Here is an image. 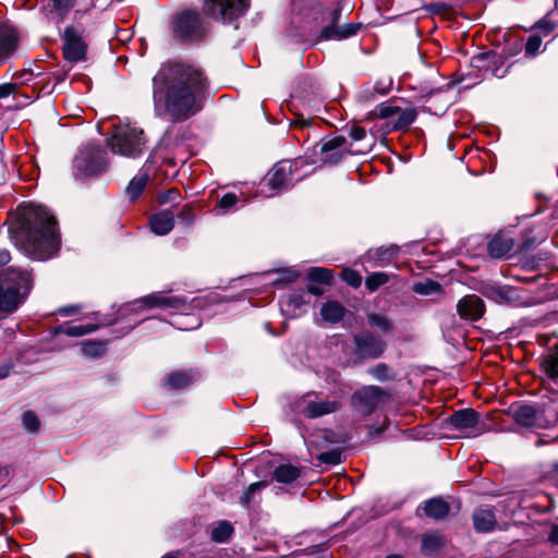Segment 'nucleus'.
<instances>
[{"label": "nucleus", "mask_w": 558, "mask_h": 558, "mask_svg": "<svg viewBox=\"0 0 558 558\" xmlns=\"http://www.w3.org/2000/svg\"><path fill=\"white\" fill-rule=\"evenodd\" d=\"M450 425L461 432H470L472 436H478L488 430L485 423L480 422L478 413L471 408L456 411L449 417Z\"/></svg>", "instance_id": "obj_13"}, {"label": "nucleus", "mask_w": 558, "mask_h": 558, "mask_svg": "<svg viewBox=\"0 0 558 558\" xmlns=\"http://www.w3.org/2000/svg\"><path fill=\"white\" fill-rule=\"evenodd\" d=\"M302 163V160H282L276 163L263 181V184L267 186L269 191L266 196L277 195L281 191L290 187L294 182H298L302 177L295 178L293 172Z\"/></svg>", "instance_id": "obj_6"}, {"label": "nucleus", "mask_w": 558, "mask_h": 558, "mask_svg": "<svg viewBox=\"0 0 558 558\" xmlns=\"http://www.w3.org/2000/svg\"><path fill=\"white\" fill-rule=\"evenodd\" d=\"M360 26H361L360 24H355V23H349V24H345L344 26H341L340 27L341 40L355 35L356 32L359 31Z\"/></svg>", "instance_id": "obj_52"}, {"label": "nucleus", "mask_w": 558, "mask_h": 558, "mask_svg": "<svg viewBox=\"0 0 558 558\" xmlns=\"http://www.w3.org/2000/svg\"><path fill=\"white\" fill-rule=\"evenodd\" d=\"M515 422L525 427L539 426L538 413L532 405H520L513 412Z\"/></svg>", "instance_id": "obj_23"}, {"label": "nucleus", "mask_w": 558, "mask_h": 558, "mask_svg": "<svg viewBox=\"0 0 558 558\" xmlns=\"http://www.w3.org/2000/svg\"><path fill=\"white\" fill-rule=\"evenodd\" d=\"M308 303L307 292L304 290L291 293L286 301V311L291 312L292 315H298L303 311V307Z\"/></svg>", "instance_id": "obj_29"}, {"label": "nucleus", "mask_w": 558, "mask_h": 558, "mask_svg": "<svg viewBox=\"0 0 558 558\" xmlns=\"http://www.w3.org/2000/svg\"><path fill=\"white\" fill-rule=\"evenodd\" d=\"M445 544L444 537L438 533L425 534L422 538V553L426 556H435Z\"/></svg>", "instance_id": "obj_26"}, {"label": "nucleus", "mask_w": 558, "mask_h": 558, "mask_svg": "<svg viewBox=\"0 0 558 558\" xmlns=\"http://www.w3.org/2000/svg\"><path fill=\"white\" fill-rule=\"evenodd\" d=\"M340 408L339 400L322 399L315 392L305 393L293 403V410L296 413L312 420L335 413Z\"/></svg>", "instance_id": "obj_7"}, {"label": "nucleus", "mask_w": 558, "mask_h": 558, "mask_svg": "<svg viewBox=\"0 0 558 558\" xmlns=\"http://www.w3.org/2000/svg\"><path fill=\"white\" fill-rule=\"evenodd\" d=\"M52 5L59 14H66L74 5V0H51Z\"/></svg>", "instance_id": "obj_50"}, {"label": "nucleus", "mask_w": 558, "mask_h": 558, "mask_svg": "<svg viewBox=\"0 0 558 558\" xmlns=\"http://www.w3.org/2000/svg\"><path fill=\"white\" fill-rule=\"evenodd\" d=\"M307 293L314 294V295H322L324 293L323 289L316 286H310Z\"/></svg>", "instance_id": "obj_63"}, {"label": "nucleus", "mask_w": 558, "mask_h": 558, "mask_svg": "<svg viewBox=\"0 0 558 558\" xmlns=\"http://www.w3.org/2000/svg\"><path fill=\"white\" fill-rule=\"evenodd\" d=\"M496 515L492 509L478 508L473 513L474 529L480 533H488L495 529Z\"/></svg>", "instance_id": "obj_20"}, {"label": "nucleus", "mask_w": 558, "mask_h": 558, "mask_svg": "<svg viewBox=\"0 0 558 558\" xmlns=\"http://www.w3.org/2000/svg\"><path fill=\"white\" fill-rule=\"evenodd\" d=\"M82 351L88 356H98L104 352V345L100 342L87 341L82 343Z\"/></svg>", "instance_id": "obj_47"}, {"label": "nucleus", "mask_w": 558, "mask_h": 558, "mask_svg": "<svg viewBox=\"0 0 558 558\" xmlns=\"http://www.w3.org/2000/svg\"><path fill=\"white\" fill-rule=\"evenodd\" d=\"M239 198L234 193H227L221 196L218 202V208L222 214H227L233 209Z\"/></svg>", "instance_id": "obj_41"}, {"label": "nucleus", "mask_w": 558, "mask_h": 558, "mask_svg": "<svg viewBox=\"0 0 558 558\" xmlns=\"http://www.w3.org/2000/svg\"><path fill=\"white\" fill-rule=\"evenodd\" d=\"M307 279L312 282L330 284L333 279L331 269L323 267H311L307 272Z\"/></svg>", "instance_id": "obj_31"}, {"label": "nucleus", "mask_w": 558, "mask_h": 558, "mask_svg": "<svg viewBox=\"0 0 558 558\" xmlns=\"http://www.w3.org/2000/svg\"><path fill=\"white\" fill-rule=\"evenodd\" d=\"M349 135L353 141H362L366 136V131L361 126H352Z\"/></svg>", "instance_id": "obj_54"}, {"label": "nucleus", "mask_w": 558, "mask_h": 558, "mask_svg": "<svg viewBox=\"0 0 558 558\" xmlns=\"http://www.w3.org/2000/svg\"><path fill=\"white\" fill-rule=\"evenodd\" d=\"M344 307L337 301H328L320 308L322 318L328 324H337L344 316Z\"/></svg>", "instance_id": "obj_24"}, {"label": "nucleus", "mask_w": 558, "mask_h": 558, "mask_svg": "<svg viewBox=\"0 0 558 558\" xmlns=\"http://www.w3.org/2000/svg\"><path fill=\"white\" fill-rule=\"evenodd\" d=\"M342 279L353 288H359L362 284V276L350 268H345L342 271Z\"/></svg>", "instance_id": "obj_44"}, {"label": "nucleus", "mask_w": 558, "mask_h": 558, "mask_svg": "<svg viewBox=\"0 0 558 558\" xmlns=\"http://www.w3.org/2000/svg\"><path fill=\"white\" fill-rule=\"evenodd\" d=\"M137 324H138V320L133 322V323L128 327L126 332H129L130 330H132V329H133Z\"/></svg>", "instance_id": "obj_64"}, {"label": "nucleus", "mask_w": 558, "mask_h": 558, "mask_svg": "<svg viewBox=\"0 0 558 558\" xmlns=\"http://www.w3.org/2000/svg\"><path fill=\"white\" fill-rule=\"evenodd\" d=\"M548 541L553 544L558 546V524H555L551 526Z\"/></svg>", "instance_id": "obj_58"}, {"label": "nucleus", "mask_w": 558, "mask_h": 558, "mask_svg": "<svg viewBox=\"0 0 558 558\" xmlns=\"http://www.w3.org/2000/svg\"><path fill=\"white\" fill-rule=\"evenodd\" d=\"M32 287L33 278L27 270L10 267L0 272V319L24 303Z\"/></svg>", "instance_id": "obj_3"}, {"label": "nucleus", "mask_w": 558, "mask_h": 558, "mask_svg": "<svg viewBox=\"0 0 558 558\" xmlns=\"http://www.w3.org/2000/svg\"><path fill=\"white\" fill-rule=\"evenodd\" d=\"M367 320L372 327L377 328L383 332H389L392 330V323L384 315L372 313L367 315Z\"/></svg>", "instance_id": "obj_38"}, {"label": "nucleus", "mask_w": 558, "mask_h": 558, "mask_svg": "<svg viewBox=\"0 0 558 558\" xmlns=\"http://www.w3.org/2000/svg\"><path fill=\"white\" fill-rule=\"evenodd\" d=\"M397 112H399V107L390 106L385 102L378 105L374 111V113L380 119L396 117Z\"/></svg>", "instance_id": "obj_43"}, {"label": "nucleus", "mask_w": 558, "mask_h": 558, "mask_svg": "<svg viewBox=\"0 0 558 558\" xmlns=\"http://www.w3.org/2000/svg\"><path fill=\"white\" fill-rule=\"evenodd\" d=\"M457 311L462 318L477 320L483 316L485 306L480 296L471 294L462 298L458 302Z\"/></svg>", "instance_id": "obj_15"}, {"label": "nucleus", "mask_w": 558, "mask_h": 558, "mask_svg": "<svg viewBox=\"0 0 558 558\" xmlns=\"http://www.w3.org/2000/svg\"><path fill=\"white\" fill-rule=\"evenodd\" d=\"M184 303L185 301L178 296L154 293L125 304L120 308L119 314L124 317L129 313H137L143 307L182 308Z\"/></svg>", "instance_id": "obj_11"}, {"label": "nucleus", "mask_w": 558, "mask_h": 558, "mask_svg": "<svg viewBox=\"0 0 558 558\" xmlns=\"http://www.w3.org/2000/svg\"><path fill=\"white\" fill-rule=\"evenodd\" d=\"M53 76H54V78H56L57 83H61V82H63V81L66 78V76H68V71L56 72V73L53 74Z\"/></svg>", "instance_id": "obj_62"}, {"label": "nucleus", "mask_w": 558, "mask_h": 558, "mask_svg": "<svg viewBox=\"0 0 558 558\" xmlns=\"http://www.w3.org/2000/svg\"><path fill=\"white\" fill-rule=\"evenodd\" d=\"M397 254L396 247H388V248H379L376 252V258L378 260H389L392 256Z\"/></svg>", "instance_id": "obj_53"}, {"label": "nucleus", "mask_w": 558, "mask_h": 558, "mask_svg": "<svg viewBox=\"0 0 558 558\" xmlns=\"http://www.w3.org/2000/svg\"><path fill=\"white\" fill-rule=\"evenodd\" d=\"M396 116L398 118L395 121L393 129H396V130H404L410 124H412L414 122V120L416 118V110L413 109V108H408V109H404V110L399 108V112H397Z\"/></svg>", "instance_id": "obj_34"}, {"label": "nucleus", "mask_w": 558, "mask_h": 558, "mask_svg": "<svg viewBox=\"0 0 558 558\" xmlns=\"http://www.w3.org/2000/svg\"><path fill=\"white\" fill-rule=\"evenodd\" d=\"M542 46V39L537 35H532L529 37L525 44V54L529 57H534L539 52Z\"/></svg>", "instance_id": "obj_45"}, {"label": "nucleus", "mask_w": 558, "mask_h": 558, "mask_svg": "<svg viewBox=\"0 0 558 558\" xmlns=\"http://www.w3.org/2000/svg\"><path fill=\"white\" fill-rule=\"evenodd\" d=\"M345 142L347 140L342 135L326 140L320 148L323 154L322 160L329 165L338 163L344 155L343 147Z\"/></svg>", "instance_id": "obj_16"}, {"label": "nucleus", "mask_w": 558, "mask_h": 558, "mask_svg": "<svg viewBox=\"0 0 558 558\" xmlns=\"http://www.w3.org/2000/svg\"><path fill=\"white\" fill-rule=\"evenodd\" d=\"M174 37L183 41L199 40L205 36V26L196 11H183L175 14L171 21Z\"/></svg>", "instance_id": "obj_8"}, {"label": "nucleus", "mask_w": 558, "mask_h": 558, "mask_svg": "<svg viewBox=\"0 0 558 558\" xmlns=\"http://www.w3.org/2000/svg\"><path fill=\"white\" fill-rule=\"evenodd\" d=\"M424 514L435 520H441L448 515L449 504L440 497L426 500L422 507Z\"/></svg>", "instance_id": "obj_22"}, {"label": "nucleus", "mask_w": 558, "mask_h": 558, "mask_svg": "<svg viewBox=\"0 0 558 558\" xmlns=\"http://www.w3.org/2000/svg\"><path fill=\"white\" fill-rule=\"evenodd\" d=\"M233 533V526L228 521H219L210 532V538L216 543H225Z\"/></svg>", "instance_id": "obj_30"}, {"label": "nucleus", "mask_w": 558, "mask_h": 558, "mask_svg": "<svg viewBox=\"0 0 558 558\" xmlns=\"http://www.w3.org/2000/svg\"><path fill=\"white\" fill-rule=\"evenodd\" d=\"M9 233L19 251L34 260L53 257L60 247L57 221L49 210L23 203L10 215Z\"/></svg>", "instance_id": "obj_2"}, {"label": "nucleus", "mask_w": 558, "mask_h": 558, "mask_svg": "<svg viewBox=\"0 0 558 558\" xmlns=\"http://www.w3.org/2000/svg\"><path fill=\"white\" fill-rule=\"evenodd\" d=\"M513 248V241L501 236H495L489 241L488 254L494 258H502L510 254Z\"/></svg>", "instance_id": "obj_25"}, {"label": "nucleus", "mask_w": 558, "mask_h": 558, "mask_svg": "<svg viewBox=\"0 0 558 558\" xmlns=\"http://www.w3.org/2000/svg\"><path fill=\"white\" fill-rule=\"evenodd\" d=\"M62 39L63 56L68 62L76 63L85 58L86 45L74 28H65Z\"/></svg>", "instance_id": "obj_14"}, {"label": "nucleus", "mask_w": 558, "mask_h": 558, "mask_svg": "<svg viewBox=\"0 0 558 558\" xmlns=\"http://www.w3.org/2000/svg\"><path fill=\"white\" fill-rule=\"evenodd\" d=\"M301 471L298 466L292 464H280L274 471V478L283 484H290L298 480Z\"/></svg>", "instance_id": "obj_27"}, {"label": "nucleus", "mask_w": 558, "mask_h": 558, "mask_svg": "<svg viewBox=\"0 0 558 558\" xmlns=\"http://www.w3.org/2000/svg\"><path fill=\"white\" fill-rule=\"evenodd\" d=\"M485 61H488L489 64L492 63V66H487L486 69L487 71H490L492 75L501 78L507 74L509 66L504 68V61L500 57L490 53H483L472 59V62L476 68L485 66L482 64Z\"/></svg>", "instance_id": "obj_21"}, {"label": "nucleus", "mask_w": 558, "mask_h": 558, "mask_svg": "<svg viewBox=\"0 0 558 558\" xmlns=\"http://www.w3.org/2000/svg\"><path fill=\"white\" fill-rule=\"evenodd\" d=\"M391 85H392V80L388 78L386 82H377L375 85V89L379 94L385 95L389 92Z\"/></svg>", "instance_id": "obj_56"}, {"label": "nucleus", "mask_w": 558, "mask_h": 558, "mask_svg": "<svg viewBox=\"0 0 558 558\" xmlns=\"http://www.w3.org/2000/svg\"><path fill=\"white\" fill-rule=\"evenodd\" d=\"M279 278L278 281L282 282H293L300 277V272L296 269L287 268L278 271Z\"/></svg>", "instance_id": "obj_49"}, {"label": "nucleus", "mask_w": 558, "mask_h": 558, "mask_svg": "<svg viewBox=\"0 0 558 558\" xmlns=\"http://www.w3.org/2000/svg\"><path fill=\"white\" fill-rule=\"evenodd\" d=\"M542 365L550 378L558 379V347L543 360Z\"/></svg>", "instance_id": "obj_37"}, {"label": "nucleus", "mask_w": 558, "mask_h": 558, "mask_svg": "<svg viewBox=\"0 0 558 558\" xmlns=\"http://www.w3.org/2000/svg\"><path fill=\"white\" fill-rule=\"evenodd\" d=\"M98 325L86 324V325H74L66 327H59L56 332H62L69 337H81L98 329Z\"/></svg>", "instance_id": "obj_32"}, {"label": "nucleus", "mask_w": 558, "mask_h": 558, "mask_svg": "<svg viewBox=\"0 0 558 558\" xmlns=\"http://www.w3.org/2000/svg\"><path fill=\"white\" fill-rule=\"evenodd\" d=\"M535 27L543 34V35H548L550 34L551 32L555 31L556 28V24L554 22L550 21L549 16H545L543 17L542 20H539Z\"/></svg>", "instance_id": "obj_48"}, {"label": "nucleus", "mask_w": 558, "mask_h": 558, "mask_svg": "<svg viewBox=\"0 0 558 558\" xmlns=\"http://www.w3.org/2000/svg\"><path fill=\"white\" fill-rule=\"evenodd\" d=\"M389 280V276L385 272H373L367 276L365 280V287L369 292L376 291L379 287L386 284Z\"/></svg>", "instance_id": "obj_39"}, {"label": "nucleus", "mask_w": 558, "mask_h": 558, "mask_svg": "<svg viewBox=\"0 0 558 558\" xmlns=\"http://www.w3.org/2000/svg\"><path fill=\"white\" fill-rule=\"evenodd\" d=\"M11 367L12 366L10 364H2V365H0V379L5 378V377L9 376Z\"/></svg>", "instance_id": "obj_60"}, {"label": "nucleus", "mask_w": 558, "mask_h": 558, "mask_svg": "<svg viewBox=\"0 0 558 558\" xmlns=\"http://www.w3.org/2000/svg\"><path fill=\"white\" fill-rule=\"evenodd\" d=\"M77 311H78L77 306H66V307L60 308V313L63 315H70V314L76 313Z\"/></svg>", "instance_id": "obj_61"}, {"label": "nucleus", "mask_w": 558, "mask_h": 558, "mask_svg": "<svg viewBox=\"0 0 558 558\" xmlns=\"http://www.w3.org/2000/svg\"><path fill=\"white\" fill-rule=\"evenodd\" d=\"M319 459L324 463L338 464L341 461V453L337 450L324 452L319 456Z\"/></svg>", "instance_id": "obj_51"}, {"label": "nucleus", "mask_w": 558, "mask_h": 558, "mask_svg": "<svg viewBox=\"0 0 558 558\" xmlns=\"http://www.w3.org/2000/svg\"><path fill=\"white\" fill-rule=\"evenodd\" d=\"M106 150L98 144L82 145L72 161V173L75 180L97 177L107 170Z\"/></svg>", "instance_id": "obj_5"}, {"label": "nucleus", "mask_w": 558, "mask_h": 558, "mask_svg": "<svg viewBox=\"0 0 558 558\" xmlns=\"http://www.w3.org/2000/svg\"><path fill=\"white\" fill-rule=\"evenodd\" d=\"M149 226L155 234L166 235L173 229L174 214L169 209L161 210L149 218Z\"/></svg>", "instance_id": "obj_19"}, {"label": "nucleus", "mask_w": 558, "mask_h": 558, "mask_svg": "<svg viewBox=\"0 0 558 558\" xmlns=\"http://www.w3.org/2000/svg\"><path fill=\"white\" fill-rule=\"evenodd\" d=\"M340 27L336 23L330 22L328 25L323 27L320 32V39L324 40H341Z\"/></svg>", "instance_id": "obj_42"}, {"label": "nucleus", "mask_w": 558, "mask_h": 558, "mask_svg": "<svg viewBox=\"0 0 558 558\" xmlns=\"http://www.w3.org/2000/svg\"><path fill=\"white\" fill-rule=\"evenodd\" d=\"M267 486L266 482H256L251 484L240 497V504L244 507H248L251 501L253 500L254 494L259 493Z\"/></svg>", "instance_id": "obj_40"}, {"label": "nucleus", "mask_w": 558, "mask_h": 558, "mask_svg": "<svg viewBox=\"0 0 558 558\" xmlns=\"http://www.w3.org/2000/svg\"><path fill=\"white\" fill-rule=\"evenodd\" d=\"M22 422L23 426L28 432H35L39 428V420L37 415L32 411H27L23 414Z\"/></svg>", "instance_id": "obj_46"}, {"label": "nucleus", "mask_w": 558, "mask_h": 558, "mask_svg": "<svg viewBox=\"0 0 558 558\" xmlns=\"http://www.w3.org/2000/svg\"><path fill=\"white\" fill-rule=\"evenodd\" d=\"M341 15V9L339 7L335 8L330 12V22L338 24Z\"/></svg>", "instance_id": "obj_59"}, {"label": "nucleus", "mask_w": 558, "mask_h": 558, "mask_svg": "<svg viewBox=\"0 0 558 558\" xmlns=\"http://www.w3.org/2000/svg\"><path fill=\"white\" fill-rule=\"evenodd\" d=\"M148 177L146 173H138L135 175L126 187V193L132 201L136 199L143 192Z\"/></svg>", "instance_id": "obj_33"}, {"label": "nucleus", "mask_w": 558, "mask_h": 558, "mask_svg": "<svg viewBox=\"0 0 558 558\" xmlns=\"http://www.w3.org/2000/svg\"><path fill=\"white\" fill-rule=\"evenodd\" d=\"M412 289L417 294L430 295L440 292L441 286L437 281L425 279L423 281L415 282Z\"/></svg>", "instance_id": "obj_36"}, {"label": "nucleus", "mask_w": 558, "mask_h": 558, "mask_svg": "<svg viewBox=\"0 0 558 558\" xmlns=\"http://www.w3.org/2000/svg\"><path fill=\"white\" fill-rule=\"evenodd\" d=\"M146 137L144 131L135 124L125 123L114 125L107 145L113 154L128 158H138L146 149Z\"/></svg>", "instance_id": "obj_4"}, {"label": "nucleus", "mask_w": 558, "mask_h": 558, "mask_svg": "<svg viewBox=\"0 0 558 558\" xmlns=\"http://www.w3.org/2000/svg\"><path fill=\"white\" fill-rule=\"evenodd\" d=\"M11 260V254L7 248L0 250V267L5 266Z\"/></svg>", "instance_id": "obj_57"}, {"label": "nucleus", "mask_w": 558, "mask_h": 558, "mask_svg": "<svg viewBox=\"0 0 558 558\" xmlns=\"http://www.w3.org/2000/svg\"><path fill=\"white\" fill-rule=\"evenodd\" d=\"M354 347L352 353L359 360H374L379 357L386 350V342L368 330L357 332L353 336Z\"/></svg>", "instance_id": "obj_10"}, {"label": "nucleus", "mask_w": 558, "mask_h": 558, "mask_svg": "<svg viewBox=\"0 0 558 558\" xmlns=\"http://www.w3.org/2000/svg\"><path fill=\"white\" fill-rule=\"evenodd\" d=\"M16 84L4 83L0 85V99L9 97L15 92Z\"/></svg>", "instance_id": "obj_55"}, {"label": "nucleus", "mask_w": 558, "mask_h": 558, "mask_svg": "<svg viewBox=\"0 0 558 558\" xmlns=\"http://www.w3.org/2000/svg\"><path fill=\"white\" fill-rule=\"evenodd\" d=\"M367 373L378 381H388L395 378V373L385 363H378L368 368Z\"/></svg>", "instance_id": "obj_35"}, {"label": "nucleus", "mask_w": 558, "mask_h": 558, "mask_svg": "<svg viewBox=\"0 0 558 558\" xmlns=\"http://www.w3.org/2000/svg\"><path fill=\"white\" fill-rule=\"evenodd\" d=\"M195 380V373L193 372H174L165 378V386L172 389H180L186 387Z\"/></svg>", "instance_id": "obj_28"}, {"label": "nucleus", "mask_w": 558, "mask_h": 558, "mask_svg": "<svg viewBox=\"0 0 558 558\" xmlns=\"http://www.w3.org/2000/svg\"><path fill=\"white\" fill-rule=\"evenodd\" d=\"M17 43L16 31L11 26L0 24V64L15 51Z\"/></svg>", "instance_id": "obj_18"}, {"label": "nucleus", "mask_w": 558, "mask_h": 558, "mask_svg": "<svg viewBox=\"0 0 558 558\" xmlns=\"http://www.w3.org/2000/svg\"><path fill=\"white\" fill-rule=\"evenodd\" d=\"M207 88L204 73L181 62L163 63L153 77V101L157 116L184 121L203 107Z\"/></svg>", "instance_id": "obj_1"}, {"label": "nucleus", "mask_w": 558, "mask_h": 558, "mask_svg": "<svg viewBox=\"0 0 558 558\" xmlns=\"http://www.w3.org/2000/svg\"><path fill=\"white\" fill-rule=\"evenodd\" d=\"M483 293L500 304L518 305L520 301L518 290L509 286H487Z\"/></svg>", "instance_id": "obj_17"}, {"label": "nucleus", "mask_w": 558, "mask_h": 558, "mask_svg": "<svg viewBox=\"0 0 558 558\" xmlns=\"http://www.w3.org/2000/svg\"><path fill=\"white\" fill-rule=\"evenodd\" d=\"M386 398V392L378 386H367L357 390L352 397L354 409L362 415L373 413Z\"/></svg>", "instance_id": "obj_12"}, {"label": "nucleus", "mask_w": 558, "mask_h": 558, "mask_svg": "<svg viewBox=\"0 0 558 558\" xmlns=\"http://www.w3.org/2000/svg\"><path fill=\"white\" fill-rule=\"evenodd\" d=\"M250 7L248 0H205L204 12L223 23L232 22L244 15Z\"/></svg>", "instance_id": "obj_9"}]
</instances>
